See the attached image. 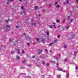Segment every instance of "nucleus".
<instances>
[{
	"label": "nucleus",
	"mask_w": 78,
	"mask_h": 78,
	"mask_svg": "<svg viewBox=\"0 0 78 78\" xmlns=\"http://www.w3.org/2000/svg\"><path fill=\"white\" fill-rule=\"evenodd\" d=\"M5 28H6V31H9L10 30V26H9V25L8 24H7L5 26Z\"/></svg>",
	"instance_id": "1"
},
{
	"label": "nucleus",
	"mask_w": 78,
	"mask_h": 78,
	"mask_svg": "<svg viewBox=\"0 0 78 78\" xmlns=\"http://www.w3.org/2000/svg\"><path fill=\"white\" fill-rule=\"evenodd\" d=\"M63 70V69L62 68H58V71H60V70H61V71H62V72H65L66 71H63L62 70Z\"/></svg>",
	"instance_id": "2"
},
{
	"label": "nucleus",
	"mask_w": 78,
	"mask_h": 78,
	"mask_svg": "<svg viewBox=\"0 0 78 78\" xmlns=\"http://www.w3.org/2000/svg\"><path fill=\"white\" fill-rule=\"evenodd\" d=\"M57 78H60L61 77V76L60 75H57Z\"/></svg>",
	"instance_id": "3"
},
{
	"label": "nucleus",
	"mask_w": 78,
	"mask_h": 78,
	"mask_svg": "<svg viewBox=\"0 0 78 78\" xmlns=\"http://www.w3.org/2000/svg\"><path fill=\"white\" fill-rule=\"evenodd\" d=\"M71 37H75V35L73 34H71Z\"/></svg>",
	"instance_id": "4"
},
{
	"label": "nucleus",
	"mask_w": 78,
	"mask_h": 78,
	"mask_svg": "<svg viewBox=\"0 0 78 78\" xmlns=\"http://www.w3.org/2000/svg\"><path fill=\"white\" fill-rule=\"evenodd\" d=\"M24 13L25 14L26 13L25 11H23V12H22L21 13V14H23V13Z\"/></svg>",
	"instance_id": "5"
},
{
	"label": "nucleus",
	"mask_w": 78,
	"mask_h": 78,
	"mask_svg": "<svg viewBox=\"0 0 78 78\" xmlns=\"http://www.w3.org/2000/svg\"><path fill=\"white\" fill-rule=\"evenodd\" d=\"M16 58L17 59H18V60H19V59H20V57H19V56H16Z\"/></svg>",
	"instance_id": "6"
},
{
	"label": "nucleus",
	"mask_w": 78,
	"mask_h": 78,
	"mask_svg": "<svg viewBox=\"0 0 78 78\" xmlns=\"http://www.w3.org/2000/svg\"><path fill=\"white\" fill-rule=\"evenodd\" d=\"M35 8L37 10V9H38L39 8V7L37 6H35Z\"/></svg>",
	"instance_id": "7"
},
{
	"label": "nucleus",
	"mask_w": 78,
	"mask_h": 78,
	"mask_svg": "<svg viewBox=\"0 0 78 78\" xmlns=\"http://www.w3.org/2000/svg\"><path fill=\"white\" fill-rule=\"evenodd\" d=\"M60 7V5H56V8H59Z\"/></svg>",
	"instance_id": "8"
},
{
	"label": "nucleus",
	"mask_w": 78,
	"mask_h": 78,
	"mask_svg": "<svg viewBox=\"0 0 78 78\" xmlns=\"http://www.w3.org/2000/svg\"><path fill=\"white\" fill-rule=\"evenodd\" d=\"M36 23H32L31 25H34V26H36Z\"/></svg>",
	"instance_id": "9"
},
{
	"label": "nucleus",
	"mask_w": 78,
	"mask_h": 78,
	"mask_svg": "<svg viewBox=\"0 0 78 78\" xmlns=\"http://www.w3.org/2000/svg\"><path fill=\"white\" fill-rule=\"evenodd\" d=\"M26 62V60H23V61H22V63H23V64H25V62Z\"/></svg>",
	"instance_id": "10"
},
{
	"label": "nucleus",
	"mask_w": 78,
	"mask_h": 78,
	"mask_svg": "<svg viewBox=\"0 0 78 78\" xmlns=\"http://www.w3.org/2000/svg\"><path fill=\"white\" fill-rule=\"evenodd\" d=\"M46 33H47V35L48 36V35H49V32L48 31H47L46 32Z\"/></svg>",
	"instance_id": "11"
},
{
	"label": "nucleus",
	"mask_w": 78,
	"mask_h": 78,
	"mask_svg": "<svg viewBox=\"0 0 78 78\" xmlns=\"http://www.w3.org/2000/svg\"><path fill=\"white\" fill-rule=\"evenodd\" d=\"M67 19L68 20H70V16H68L67 17Z\"/></svg>",
	"instance_id": "12"
},
{
	"label": "nucleus",
	"mask_w": 78,
	"mask_h": 78,
	"mask_svg": "<svg viewBox=\"0 0 78 78\" xmlns=\"http://www.w3.org/2000/svg\"><path fill=\"white\" fill-rule=\"evenodd\" d=\"M16 28H17V29H19V27L18 26H16Z\"/></svg>",
	"instance_id": "13"
},
{
	"label": "nucleus",
	"mask_w": 78,
	"mask_h": 78,
	"mask_svg": "<svg viewBox=\"0 0 78 78\" xmlns=\"http://www.w3.org/2000/svg\"><path fill=\"white\" fill-rule=\"evenodd\" d=\"M49 27L50 28H53V26H52V25H50Z\"/></svg>",
	"instance_id": "14"
},
{
	"label": "nucleus",
	"mask_w": 78,
	"mask_h": 78,
	"mask_svg": "<svg viewBox=\"0 0 78 78\" xmlns=\"http://www.w3.org/2000/svg\"><path fill=\"white\" fill-rule=\"evenodd\" d=\"M35 39L37 41H39V38H36Z\"/></svg>",
	"instance_id": "15"
},
{
	"label": "nucleus",
	"mask_w": 78,
	"mask_h": 78,
	"mask_svg": "<svg viewBox=\"0 0 78 78\" xmlns=\"http://www.w3.org/2000/svg\"><path fill=\"white\" fill-rule=\"evenodd\" d=\"M7 1L8 2H12L13 1V0H7Z\"/></svg>",
	"instance_id": "16"
},
{
	"label": "nucleus",
	"mask_w": 78,
	"mask_h": 78,
	"mask_svg": "<svg viewBox=\"0 0 78 78\" xmlns=\"http://www.w3.org/2000/svg\"><path fill=\"white\" fill-rule=\"evenodd\" d=\"M38 51H40V52H42V50H40L39 49H38Z\"/></svg>",
	"instance_id": "17"
},
{
	"label": "nucleus",
	"mask_w": 78,
	"mask_h": 78,
	"mask_svg": "<svg viewBox=\"0 0 78 78\" xmlns=\"http://www.w3.org/2000/svg\"><path fill=\"white\" fill-rule=\"evenodd\" d=\"M56 22H57V23L59 22V20H56Z\"/></svg>",
	"instance_id": "18"
},
{
	"label": "nucleus",
	"mask_w": 78,
	"mask_h": 78,
	"mask_svg": "<svg viewBox=\"0 0 78 78\" xmlns=\"http://www.w3.org/2000/svg\"><path fill=\"white\" fill-rule=\"evenodd\" d=\"M17 52H18V53H20V51H19V50L18 49H17Z\"/></svg>",
	"instance_id": "19"
},
{
	"label": "nucleus",
	"mask_w": 78,
	"mask_h": 78,
	"mask_svg": "<svg viewBox=\"0 0 78 78\" xmlns=\"http://www.w3.org/2000/svg\"><path fill=\"white\" fill-rule=\"evenodd\" d=\"M54 44V43H51L49 44V45H52V44Z\"/></svg>",
	"instance_id": "20"
},
{
	"label": "nucleus",
	"mask_w": 78,
	"mask_h": 78,
	"mask_svg": "<svg viewBox=\"0 0 78 78\" xmlns=\"http://www.w3.org/2000/svg\"><path fill=\"white\" fill-rule=\"evenodd\" d=\"M66 5V2H63V5Z\"/></svg>",
	"instance_id": "21"
},
{
	"label": "nucleus",
	"mask_w": 78,
	"mask_h": 78,
	"mask_svg": "<svg viewBox=\"0 0 78 78\" xmlns=\"http://www.w3.org/2000/svg\"><path fill=\"white\" fill-rule=\"evenodd\" d=\"M8 20H9V19H8L7 20H5V22L6 23H8Z\"/></svg>",
	"instance_id": "22"
},
{
	"label": "nucleus",
	"mask_w": 78,
	"mask_h": 78,
	"mask_svg": "<svg viewBox=\"0 0 78 78\" xmlns=\"http://www.w3.org/2000/svg\"><path fill=\"white\" fill-rule=\"evenodd\" d=\"M66 2L67 4H68L69 2V0H67Z\"/></svg>",
	"instance_id": "23"
},
{
	"label": "nucleus",
	"mask_w": 78,
	"mask_h": 78,
	"mask_svg": "<svg viewBox=\"0 0 78 78\" xmlns=\"http://www.w3.org/2000/svg\"><path fill=\"white\" fill-rule=\"evenodd\" d=\"M64 48H67V46L66 45H65L64 46Z\"/></svg>",
	"instance_id": "24"
},
{
	"label": "nucleus",
	"mask_w": 78,
	"mask_h": 78,
	"mask_svg": "<svg viewBox=\"0 0 78 78\" xmlns=\"http://www.w3.org/2000/svg\"><path fill=\"white\" fill-rule=\"evenodd\" d=\"M67 78H68L69 77V74H67Z\"/></svg>",
	"instance_id": "25"
},
{
	"label": "nucleus",
	"mask_w": 78,
	"mask_h": 78,
	"mask_svg": "<svg viewBox=\"0 0 78 78\" xmlns=\"http://www.w3.org/2000/svg\"><path fill=\"white\" fill-rule=\"evenodd\" d=\"M54 58L55 59H58V58L56 56H54Z\"/></svg>",
	"instance_id": "26"
},
{
	"label": "nucleus",
	"mask_w": 78,
	"mask_h": 78,
	"mask_svg": "<svg viewBox=\"0 0 78 78\" xmlns=\"http://www.w3.org/2000/svg\"><path fill=\"white\" fill-rule=\"evenodd\" d=\"M54 42H55V43H56V42H57V40H55L54 41Z\"/></svg>",
	"instance_id": "27"
},
{
	"label": "nucleus",
	"mask_w": 78,
	"mask_h": 78,
	"mask_svg": "<svg viewBox=\"0 0 78 78\" xmlns=\"http://www.w3.org/2000/svg\"><path fill=\"white\" fill-rule=\"evenodd\" d=\"M76 70H78V67H77V66L76 67Z\"/></svg>",
	"instance_id": "28"
},
{
	"label": "nucleus",
	"mask_w": 78,
	"mask_h": 78,
	"mask_svg": "<svg viewBox=\"0 0 78 78\" xmlns=\"http://www.w3.org/2000/svg\"><path fill=\"white\" fill-rule=\"evenodd\" d=\"M21 8L22 9H23V6H22Z\"/></svg>",
	"instance_id": "29"
},
{
	"label": "nucleus",
	"mask_w": 78,
	"mask_h": 78,
	"mask_svg": "<svg viewBox=\"0 0 78 78\" xmlns=\"http://www.w3.org/2000/svg\"><path fill=\"white\" fill-rule=\"evenodd\" d=\"M45 62H42V64H45Z\"/></svg>",
	"instance_id": "30"
},
{
	"label": "nucleus",
	"mask_w": 78,
	"mask_h": 78,
	"mask_svg": "<svg viewBox=\"0 0 78 78\" xmlns=\"http://www.w3.org/2000/svg\"><path fill=\"white\" fill-rule=\"evenodd\" d=\"M22 53H25V51H22Z\"/></svg>",
	"instance_id": "31"
},
{
	"label": "nucleus",
	"mask_w": 78,
	"mask_h": 78,
	"mask_svg": "<svg viewBox=\"0 0 78 78\" xmlns=\"http://www.w3.org/2000/svg\"><path fill=\"white\" fill-rule=\"evenodd\" d=\"M17 42V41H16L15 43L14 42H13V44H15L16 43V42Z\"/></svg>",
	"instance_id": "32"
},
{
	"label": "nucleus",
	"mask_w": 78,
	"mask_h": 78,
	"mask_svg": "<svg viewBox=\"0 0 78 78\" xmlns=\"http://www.w3.org/2000/svg\"><path fill=\"white\" fill-rule=\"evenodd\" d=\"M59 37H60V36L58 35V36L57 37H58V38H59Z\"/></svg>",
	"instance_id": "33"
},
{
	"label": "nucleus",
	"mask_w": 78,
	"mask_h": 78,
	"mask_svg": "<svg viewBox=\"0 0 78 78\" xmlns=\"http://www.w3.org/2000/svg\"><path fill=\"white\" fill-rule=\"evenodd\" d=\"M72 21H73V20L72 19H71V20L70 22H72Z\"/></svg>",
	"instance_id": "34"
},
{
	"label": "nucleus",
	"mask_w": 78,
	"mask_h": 78,
	"mask_svg": "<svg viewBox=\"0 0 78 78\" xmlns=\"http://www.w3.org/2000/svg\"><path fill=\"white\" fill-rule=\"evenodd\" d=\"M35 58V56L32 57V58Z\"/></svg>",
	"instance_id": "35"
},
{
	"label": "nucleus",
	"mask_w": 78,
	"mask_h": 78,
	"mask_svg": "<svg viewBox=\"0 0 78 78\" xmlns=\"http://www.w3.org/2000/svg\"><path fill=\"white\" fill-rule=\"evenodd\" d=\"M12 54H14V52H13V51L11 52Z\"/></svg>",
	"instance_id": "36"
},
{
	"label": "nucleus",
	"mask_w": 78,
	"mask_h": 78,
	"mask_svg": "<svg viewBox=\"0 0 78 78\" xmlns=\"http://www.w3.org/2000/svg\"><path fill=\"white\" fill-rule=\"evenodd\" d=\"M53 26L54 27V28H56V26H55V25H53Z\"/></svg>",
	"instance_id": "37"
},
{
	"label": "nucleus",
	"mask_w": 78,
	"mask_h": 78,
	"mask_svg": "<svg viewBox=\"0 0 78 78\" xmlns=\"http://www.w3.org/2000/svg\"><path fill=\"white\" fill-rule=\"evenodd\" d=\"M27 45H30V43H27Z\"/></svg>",
	"instance_id": "38"
},
{
	"label": "nucleus",
	"mask_w": 78,
	"mask_h": 78,
	"mask_svg": "<svg viewBox=\"0 0 78 78\" xmlns=\"http://www.w3.org/2000/svg\"><path fill=\"white\" fill-rule=\"evenodd\" d=\"M41 52H38V55H39V54H41Z\"/></svg>",
	"instance_id": "39"
},
{
	"label": "nucleus",
	"mask_w": 78,
	"mask_h": 78,
	"mask_svg": "<svg viewBox=\"0 0 78 78\" xmlns=\"http://www.w3.org/2000/svg\"><path fill=\"white\" fill-rule=\"evenodd\" d=\"M57 4H58V2H56L55 3V5H56Z\"/></svg>",
	"instance_id": "40"
},
{
	"label": "nucleus",
	"mask_w": 78,
	"mask_h": 78,
	"mask_svg": "<svg viewBox=\"0 0 78 78\" xmlns=\"http://www.w3.org/2000/svg\"><path fill=\"white\" fill-rule=\"evenodd\" d=\"M69 28V26H67L66 27V28Z\"/></svg>",
	"instance_id": "41"
},
{
	"label": "nucleus",
	"mask_w": 78,
	"mask_h": 78,
	"mask_svg": "<svg viewBox=\"0 0 78 78\" xmlns=\"http://www.w3.org/2000/svg\"><path fill=\"white\" fill-rule=\"evenodd\" d=\"M45 51H47V49H45Z\"/></svg>",
	"instance_id": "42"
},
{
	"label": "nucleus",
	"mask_w": 78,
	"mask_h": 78,
	"mask_svg": "<svg viewBox=\"0 0 78 78\" xmlns=\"http://www.w3.org/2000/svg\"><path fill=\"white\" fill-rule=\"evenodd\" d=\"M64 61H67V59H65L64 60Z\"/></svg>",
	"instance_id": "43"
},
{
	"label": "nucleus",
	"mask_w": 78,
	"mask_h": 78,
	"mask_svg": "<svg viewBox=\"0 0 78 78\" xmlns=\"http://www.w3.org/2000/svg\"><path fill=\"white\" fill-rule=\"evenodd\" d=\"M19 1L20 2H22V1L21 0H19Z\"/></svg>",
	"instance_id": "44"
},
{
	"label": "nucleus",
	"mask_w": 78,
	"mask_h": 78,
	"mask_svg": "<svg viewBox=\"0 0 78 78\" xmlns=\"http://www.w3.org/2000/svg\"><path fill=\"white\" fill-rule=\"evenodd\" d=\"M47 66H48V63L46 64Z\"/></svg>",
	"instance_id": "45"
},
{
	"label": "nucleus",
	"mask_w": 78,
	"mask_h": 78,
	"mask_svg": "<svg viewBox=\"0 0 78 78\" xmlns=\"http://www.w3.org/2000/svg\"><path fill=\"white\" fill-rule=\"evenodd\" d=\"M6 4H7V5H8V4H8V2H7Z\"/></svg>",
	"instance_id": "46"
},
{
	"label": "nucleus",
	"mask_w": 78,
	"mask_h": 78,
	"mask_svg": "<svg viewBox=\"0 0 78 78\" xmlns=\"http://www.w3.org/2000/svg\"><path fill=\"white\" fill-rule=\"evenodd\" d=\"M70 12L71 14H72V11H70Z\"/></svg>",
	"instance_id": "47"
},
{
	"label": "nucleus",
	"mask_w": 78,
	"mask_h": 78,
	"mask_svg": "<svg viewBox=\"0 0 78 78\" xmlns=\"http://www.w3.org/2000/svg\"><path fill=\"white\" fill-rule=\"evenodd\" d=\"M64 28H62V30H64Z\"/></svg>",
	"instance_id": "48"
},
{
	"label": "nucleus",
	"mask_w": 78,
	"mask_h": 78,
	"mask_svg": "<svg viewBox=\"0 0 78 78\" xmlns=\"http://www.w3.org/2000/svg\"><path fill=\"white\" fill-rule=\"evenodd\" d=\"M42 41V42H44V40H42V41Z\"/></svg>",
	"instance_id": "49"
},
{
	"label": "nucleus",
	"mask_w": 78,
	"mask_h": 78,
	"mask_svg": "<svg viewBox=\"0 0 78 78\" xmlns=\"http://www.w3.org/2000/svg\"><path fill=\"white\" fill-rule=\"evenodd\" d=\"M44 1H45V2H46V1H47V0H44Z\"/></svg>",
	"instance_id": "50"
},
{
	"label": "nucleus",
	"mask_w": 78,
	"mask_h": 78,
	"mask_svg": "<svg viewBox=\"0 0 78 78\" xmlns=\"http://www.w3.org/2000/svg\"><path fill=\"white\" fill-rule=\"evenodd\" d=\"M24 36H25V33H24Z\"/></svg>",
	"instance_id": "51"
},
{
	"label": "nucleus",
	"mask_w": 78,
	"mask_h": 78,
	"mask_svg": "<svg viewBox=\"0 0 78 78\" xmlns=\"http://www.w3.org/2000/svg\"><path fill=\"white\" fill-rule=\"evenodd\" d=\"M76 2H78V0H77L76 1Z\"/></svg>",
	"instance_id": "52"
},
{
	"label": "nucleus",
	"mask_w": 78,
	"mask_h": 78,
	"mask_svg": "<svg viewBox=\"0 0 78 78\" xmlns=\"http://www.w3.org/2000/svg\"><path fill=\"white\" fill-rule=\"evenodd\" d=\"M53 24H56V23H53Z\"/></svg>",
	"instance_id": "53"
},
{
	"label": "nucleus",
	"mask_w": 78,
	"mask_h": 78,
	"mask_svg": "<svg viewBox=\"0 0 78 78\" xmlns=\"http://www.w3.org/2000/svg\"><path fill=\"white\" fill-rule=\"evenodd\" d=\"M50 53H51V51H50Z\"/></svg>",
	"instance_id": "54"
},
{
	"label": "nucleus",
	"mask_w": 78,
	"mask_h": 78,
	"mask_svg": "<svg viewBox=\"0 0 78 78\" xmlns=\"http://www.w3.org/2000/svg\"><path fill=\"white\" fill-rule=\"evenodd\" d=\"M39 17H40V16H41V15H39Z\"/></svg>",
	"instance_id": "55"
},
{
	"label": "nucleus",
	"mask_w": 78,
	"mask_h": 78,
	"mask_svg": "<svg viewBox=\"0 0 78 78\" xmlns=\"http://www.w3.org/2000/svg\"><path fill=\"white\" fill-rule=\"evenodd\" d=\"M59 56H61V55L59 54Z\"/></svg>",
	"instance_id": "56"
},
{
	"label": "nucleus",
	"mask_w": 78,
	"mask_h": 78,
	"mask_svg": "<svg viewBox=\"0 0 78 78\" xmlns=\"http://www.w3.org/2000/svg\"><path fill=\"white\" fill-rule=\"evenodd\" d=\"M27 66H30V65H27Z\"/></svg>",
	"instance_id": "57"
},
{
	"label": "nucleus",
	"mask_w": 78,
	"mask_h": 78,
	"mask_svg": "<svg viewBox=\"0 0 78 78\" xmlns=\"http://www.w3.org/2000/svg\"><path fill=\"white\" fill-rule=\"evenodd\" d=\"M76 7H77V8H78V6H76Z\"/></svg>",
	"instance_id": "58"
},
{
	"label": "nucleus",
	"mask_w": 78,
	"mask_h": 78,
	"mask_svg": "<svg viewBox=\"0 0 78 78\" xmlns=\"http://www.w3.org/2000/svg\"><path fill=\"white\" fill-rule=\"evenodd\" d=\"M3 28H5V27H3Z\"/></svg>",
	"instance_id": "59"
},
{
	"label": "nucleus",
	"mask_w": 78,
	"mask_h": 78,
	"mask_svg": "<svg viewBox=\"0 0 78 78\" xmlns=\"http://www.w3.org/2000/svg\"><path fill=\"white\" fill-rule=\"evenodd\" d=\"M42 8V7H41V8Z\"/></svg>",
	"instance_id": "60"
},
{
	"label": "nucleus",
	"mask_w": 78,
	"mask_h": 78,
	"mask_svg": "<svg viewBox=\"0 0 78 78\" xmlns=\"http://www.w3.org/2000/svg\"><path fill=\"white\" fill-rule=\"evenodd\" d=\"M35 43H34V44Z\"/></svg>",
	"instance_id": "61"
},
{
	"label": "nucleus",
	"mask_w": 78,
	"mask_h": 78,
	"mask_svg": "<svg viewBox=\"0 0 78 78\" xmlns=\"http://www.w3.org/2000/svg\"><path fill=\"white\" fill-rule=\"evenodd\" d=\"M25 78H27V77H25Z\"/></svg>",
	"instance_id": "62"
}]
</instances>
